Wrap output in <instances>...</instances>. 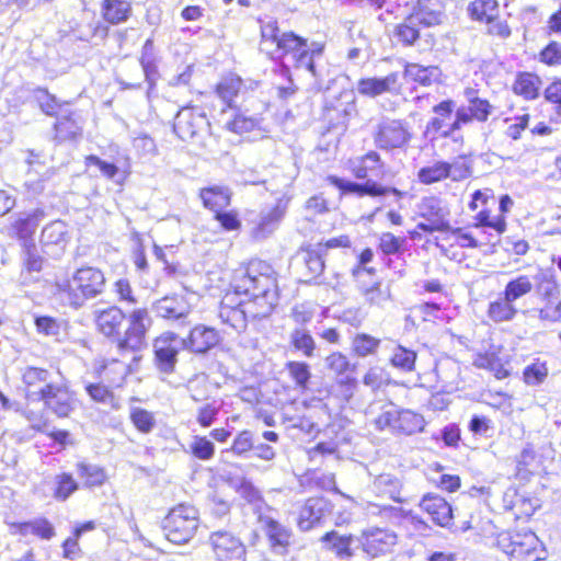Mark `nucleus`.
Segmentation results:
<instances>
[{
	"label": "nucleus",
	"instance_id": "f257e3e1",
	"mask_svg": "<svg viewBox=\"0 0 561 561\" xmlns=\"http://www.w3.org/2000/svg\"><path fill=\"white\" fill-rule=\"evenodd\" d=\"M234 295L243 296L237 306L227 295L220 306L219 318L237 332L247 329L248 318L257 319L270 316L277 304L276 279L270 265L264 262H251L245 270L237 272L233 279Z\"/></svg>",
	"mask_w": 561,
	"mask_h": 561
},
{
	"label": "nucleus",
	"instance_id": "f03ea898",
	"mask_svg": "<svg viewBox=\"0 0 561 561\" xmlns=\"http://www.w3.org/2000/svg\"><path fill=\"white\" fill-rule=\"evenodd\" d=\"M105 276L96 267L85 266L78 268L71 278L56 283L55 295L65 306L80 309L87 300L94 299L105 290Z\"/></svg>",
	"mask_w": 561,
	"mask_h": 561
},
{
	"label": "nucleus",
	"instance_id": "7ed1b4c3",
	"mask_svg": "<svg viewBox=\"0 0 561 561\" xmlns=\"http://www.w3.org/2000/svg\"><path fill=\"white\" fill-rule=\"evenodd\" d=\"M198 525L197 508L193 505L179 504L165 516L162 528L169 541L184 545L194 537Z\"/></svg>",
	"mask_w": 561,
	"mask_h": 561
},
{
	"label": "nucleus",
	"instance_id": "20e7f679",
	"mask_svg": "<svg viewBox=\"0 0 561 561\" xmlns=\"http://www.w3.org/2000/svg\"><path fill=\"white\" fill-rule=\"evenodd\" d=\"M261 50L272 59H282L289 51L299 50L305 38L293 32L279 33L276 21H267L261 25Z\"/></svg>",
	"mask_w": 561,
	"mask_h": 561
},
{
	"label": "nucleus",
	"instance_id": "39448f33",
	"mask_svg": "<svg viewBox=\"0 0 561 561\" xmlns=\"http://www.w3.org/2000/svg\"><path fill=\"white\" fill-rule=\"evenodd\" d=\"M499 545L511 561H539L546 554L538 537L531 531L502 535Z\"/></svg>",
	"mask_w": 561,
	"mask_h": 561
},
{
	"label": "nucleus",
	"instance_id": "423d86ee",
	"mask_svg": "<svg viewBox=\"0 0 561 561\" xmlns=\"http://www.w3.org/2000/svg\"><path fill=\"white\" fill-rule=\"evenodd\" d=\"M373 139L378 149L389 151L405 147L411 134L404 121L385 117L375 126Z\"/></svg>",
	"mask_w": 561,
	"mask_h": 561
},
{
	"label": "nucleus",
	"instance_id": "0eeeda50",
	"mask_svg": "<svg viewBox=\"0 0 561 561\" xmlns=\"http://www.w3.org/2000/svg\"><path fill=\"white\" fill-rule=\"evenodd\" d=\"M185 348L184 341L173 332H164L153 341L154 366L165 375L174 373L178 355Z\"/></svg>",
	"mask_w": 561,
	"mask_h": 561
},
{
	"label": "nucleus",
	"instance_id": "6e6552de",
	"mask_svg": "<svg viewBox=\"0 0 561 561\" xmlns=\"http://www.w3.org/2000/svg\"><path fill=\"white\" fill-rule=\"evenodd\" d=\"M127 321L128 328L124 336L117 340V348L122 352H135L142 346L152 320L146 308H136L128 314Z\"/></svg>",
	"mask_w": 561,
	"mask_h": 561
},
{
	"label": "nucleus",
	"instance_id": "1a4fd4ad",
	"mask_svg": "<svg viewBox=\"0 0 561 561\" xmlns=\"http://www.w3.org/2000/svg\"><path fill=\"white\" fill-rule=\"evenodd\" d=\"M417 208L419 215L425 219V222L417 224V229L427 233L435 231L446 232L450 230L448 221L449 209L440 198L436 196L424 197Z\"/></svg>",
	"mask_w": 561,
	"mask_h": 561
},
{
	"label": "nucleus",
	"instance_id": "9d476101",
	"mask_svg": "<svg viewBox=\"0 0 561 561\" xmlns=\"http://www.w3.org/2000/svg\"><path fill=\"white\" fill-rule=\"evenodd\" d=\"M209 545L217 561H244L245 546L239 537L227 530L210 534Z\"/></svg>",
	"mask_w": 561,
	"mask_h": 561
},
{
	"label": "nucleus",
	"instance_id": "9b49d317",
	"mask_svg": "<svg viewBox=\"0 0 561 561\" xmlns=\"http://www.w3.org/2000/svg\"><path fill=\"white\" fill-rule=\"evenodd\" d=\"M373 271V268L355 267L353 276L356 278L357 288L365 301L371 306L382 307L391 298L390 288L382 286L381 282L376 279L367 282L366 278L371 276Z\"/></svg>",
	"mask_w": 561,
	"mask_h": 561
},
{
	"label": "nucleus",
	"instance_id": "f8f14e48",
	"mask_svg": "<svg viewBox=\"0 0 561 561\" xmlns=\"http://www.w3.org/2000/svg\"><path fill=\"white\" fill-rule=\"evenodd\" d=\"M259 522L262 524V529L272 551L277 554H285L291 543V529L267 513H260Z\"/></svg>",
	"mask_w": 561,
	"mask_h": 561
},
{
	"label": "nucleus",
	"instance_id": "ddd939ff",
	"mask_svg": "<svg viewBox=\"0 0 561 561\" xmlns=\"http://www.w3.org/2000/svg\"><path fill=\"white\" fill-rule=\"evenodd\" d=\"M46 387V392L42 394L38 401H43L45 408L58 417H68L76 409L73 394L61 383L54 382L50 387Z\"/></svg>",
	"mask_w": 561,
	"mask_h": 561
},
{
	"label": "nucleus",
	"instance_id": "4468645a",
	"mask_svg": "<svg viewBox=\"0 0 561 561\" xmlns=\"http://www.w3.org/2000/svg\"><path fill=\"white\" fill-rule=\"evenodd\" d=\"M152 311L157 317L175 322L178 327L191 324V308L182 297L165 296L158 299L152 305Z\"/></svg>",
	"mask_w": 561,
	"mask_h": 561
},
{
	"label": "nucleus",
	"instance_id": "2eb2a0df",
	"mask_svg": "<svg viewBox=\"0 0 561 561\" xmlns=\"http://www.w3.org/2000/svg\"><path fill=\"white\" fill-rule=\"evenodd\" d=\"M208 125L206 115L193 107H183L174 118L173 130L182 140L194 138Z\"/></svg>",
	"mask_w": 561,
	"mask_h": 561
},
{
	"label": "nucleus",
	"instance_id": "dca6fc26",
	"mask_svg": "<svg viewBox=\"0 0 561 561\" xmlns=\"http://www.w3.org/2000/svg\"><path fill=\"white\" fill-rule=\"evenodd\" d=\"M330 184L339 188L344 194H355L359 197L368 195V196H382L387 193H392L397 196H401L402 193L392 187H385L378 184L375 181L368 180L365 183H356L352 181L344 180L342 178L330 175L328 178Z\"/></svg>",
	"mask_w": 561,
	"mask_h": 561
},
{
	"label": "nucleus",
	"instance_id": "f3484780",
	"mask_svg": "<svg viewBox=\"0 0 561 561\" xmlns=\"http://www.w3.org/2000/svg\"><path fill=\"white\" fill-rule=\"evenodd\" d=\"M325 367L335 375L337 383L344 388V396L350 398L356 387L357 380L351 373L355 369L346 355L335 352L325 358Z\"/></svg>",
	"mask_w": 561,
	"mask_h": 561
},
{
	"label": "nucleus",
	"instance_id": "a211bd4d",
	"mask_svg": "<svg viewBox=\"0 0 561 561\" xmlns=\"http://www.w3.org/2000/svg\"><path fill=\"white\" fill-rule=\"evenodd\" d=\"M397 543V535L388 529L371 528L363 531V550L376 558L392 550Z\"/></svg>",
	"mask_w": 561,
	"mask_h": 561
},
{
	"label": "nucleus",
	"instance_id": "6ab92c4d",
	"mask_svg": "<svg viewBox=\"0 0 561 561\" xmlns=\"http://www.w3.org/2000/svg\"><path fill=\"white\" fill-rule=\"evenodd\" d=\"M221 340L219 332L210 327L198 324L194 327L186 339H183L186 350L205 354L215 347Z\"/></svg>",
	"mask_w": 561,
	"mask_h": 561
},
{
	"label": "nucleus",
	"instance_id": "aec40b11",
	"mask_svg": "<svg viewBox=\"0 0 561 561\" xmlns=\"http://www.w3.org/2000/svg\"><path fill=\"white\" fill-rule=\"evenodd\" d=\"M22 381L25 386L26 398L31 401H38L55 381L49 370L37 367H27L23 371Z\"/></svg>",
	"mask_w": 561,
	"mask_h": 561
},
{
	"label": "nucleus",
	"instance_id": "412c9836",
	"mask_svg": "<svg viewBox=\"0 0 561 561\" xmlns=\"http://www.w3.org/2000/svg\"><path fill=\"white\" fill-rule=\"evenodd\" d=\"M331 512V505L324 497H310L301 507L298 517V527L308 531Z\"/></svg>",
	"mask_w": 561,
	"mask_h": 561
},
{
	"label": "nucleus",
	"instance_id": "4be33fe9",
	"mask_svg": "<svg viewBox=\"0 0 561 561\" xmlns=\"http://www.w3.org/2000/svg\"><path fill=\"white\" fill-rule=\"evenodd\" d=\"M422 511L426 512L433 523L437 526L449 528L453 520V510L450 504L442 496L435 494H426L420 502Z\"/></svg>",
	"mask_w": 561,
	"mask_h": 561
},
{
	"label": "nucleus",
	"instance_id": "5701e85b",
	"mask_svg": "<svg viewBox=\"0 0 561 561\" xmlns=\"http://www.w3.org/2000/svg\"><path fill=\"white\" fill-rule=\"evenodd\" d=\"M455 108V103L451 100H446L433 107V112L436 115L433 117L425 127L424 135L431 141L436 140L438 137H443L444 130H446L450 123L451 114Z\"/></svg>",
	"mask_w": 561,
	"mask_h": 561
},
{
	"label": "nucleus",
	"instance_id": "b1692460",
	"mask_svg": "<svg viewBox=\"0 0 561 561\" xmlns=\"http://www.w3.org/2000/svg\"><path fill=\"white\" fill-rule=\"evenodd\" d=\"M398 83V73L391 72L383 78H364L357 82V92L367 98H376L391 92Z\"/></svg>",
	"mask_w": 561,
	"mask_h": 561
},
{
	"label": "nucleus",
	"instance_id": "393cba45",
	"mask_svg": "<svg viewBox=\"0 0 561 561\" xmlns=\"http://www.w3.org/2000/svg\"><path fill=\"white\" fill-rule=\"evenodd\" d=\"M10 529L14 535H34L44 540H50L55 536L53 524L45 517H38L28 522L12 523Z\"/></svg>",
	"mask_w": 561,
	"mask_h": 561
},
{
	"label": "nucleus",
	"instance_id": "a878e982",
	"mask_svg": "<svg viewBox=\"0 0 561 561\" xmlns=\"http://www.w3.org/2000/svg\"><path fill=\"white\" fill-rule=\"evenodd\" d=\"M125 319V313L118 307H108L96 313L95 323L105 336H118Z\"/></svg>",
	"mask_w": 561,
	"mask_h": 561
},
{
	"label": "nucleus",
	"instance_id": "bb28decb",
	"mask_svg": "<svg viewBox=\"0 0 561 561\" xmlns=\"http://www.w3.org/2000/svg\"><path fill=\"white\" fill-rule=\"evenodd\" d=\"M286 208L287 202L279 199L273 208L262 213L253 231L254 237L263 239L271 234L278 227L286 213Z\"/></svg>",
	"mask_w": 561,
	"mask_h": 561
},
{
	"label": "nucleus",
	"instance_id": "cd10ccee",
	"mask_svg": "<svg viewBox=\"0 0 561 561\" xmlns=\"http://www.w3.org/2000/svg\"><path fill=\"white\" fill-rule=\"evenodd\" d=\"M44 217V210L37 208L32 213L20 216L15 220L13 224V230L18 238L22 241V247L34 243L32 237Z\"/></svg>",
	"mask_w": 561,
	"mask_h": 561
},
{
	"label": "nucleus",
	"instance_id": "c85d7f7f",
	"mask_svg": "<svg viewBox=\"0 0 561 561\" xmlns=\"http://www.w3.org/2000/svg\"><path fill=\"white\" fill-rule=\"evenodd\" d=\"M352 535H341L340 533L332 530L322 536L321 542L324 547L335 553L341 560H350L354 552L351 548L353 543Z\"/></svg>",
	"mask_w": 561,
	"mask_h": 561
},
{
	"label": "nucleus",
	"instance_id": "c756f323",
	"mask_svg": "<svg viewBox=\"0 0 561 561\" xmlns=\"http://www.w3.org/2000/svg\"><path fill=\"white\" fill-rule=\"evenodd\" d=\"M425 426L424 417L411 410H397L394 433L412 435L422 432Z\"/></svg>",
	"mask_w": 561,
	"mask_h": 561
},
{
	"label": "nucleus",
	"instance_id": "7c9ffc66",
	"mask_svg": "<svg viewBox=\"0 0 561 561\" xmlns=\"http://www.w3.org/2000/svg\"><path fill=\"white\" fill-rule=\"evenodd\" d=\"M289 54H293L295 59V67L297 69H306L316 79L321 77V73L317 68L316 59L321 57L322 47H317L309 50L307 48V41L305 39V44L299 50L289 51Z\"/></svg>",
	"mask_w": 561,
	"mask_h": 561
},
{
	"label": "nucleus",
	"instance_id": "2f4dec72",
	"mask_svg": "<svg viewBox=\"0 0 561 561\" xmlns=\"http://www.w3.org/2000/svg\"><path fill=\"white\" fill-rule=\"evenodd\" d=\"M535 288L533 276L520 274L507 282L502 295L507 297L514 305L517 300L530 294Z\"/></svg>",
	"mask_w": 561,
	"mask_h": 561
},
{
	"label": "nucleus",
	"instance_id": "473e14b6",
	"mask_svg": "<svg viewBox=\"0 0 561 561\" xmlns=\"http://www.w3.org/2000/svg\"><path fill=\"white\" fill-rule=\"evenodd\" d=\"M420 16V14H411L402 23L396 26L394 36L398 42L405 46H411L419 39V26L421 25V21H424V18Z\"/></svg>",
	"mask_w": 561,
	"mask_h": 561
},
{
	"label": "nucleus",
	"instance_id": "72a5a7b5",
	"mask_svg": "<svg viewBox=\"0 0 561 561\" xmlns=\"http://www.w3.org/2000/svg\"><path fill=\"white\" fill-rule=\"evenodd\" d=\"M81 126L71 113H61L55 123V139L58 142L75 140L81 135Z\"/></svg>",
	"mask_w": 561,
	"mask_h": 561
},
{
	"label": "nucleus",
	"instance_id": "f704fd0d",
	"mask_svg": "<svg viewBox=\"0 0 561 561\" xmlns=\"http://www.w3.org/2000/svg\"><path fill=\"white\" fill-rule=\"evenodd\" d=\"M238 493L249 504L253 505L255 514L271 513L273 510L265 503L260 490L248 479H241L238 486Z\"/></svg>",
	"mask_w": 561,
	"mask_h": 561
},
{
	"label": "nucleus",
	"instance_id": "c9c22d12",
	"mask_svg": "<svg viewBox=\"0 0 561 561\" xmlns=\"http://www.w3.org/2000/svg\"><path fill=\"white\" fill-rule=\"evenodd\" d=\"M130 13V3L125 0H104L102 3L103 19L111 24L125 22Z\"/></svg>",
	"mask_w": 561,
	"mask_h": 561
},
{
	"label": "nucleus",
	"instance_id": "e433bc0d",
	"mask_svg": "<svg viewBox=\"0 0 561 561\" xmlns=\"http://www.w3.org/2000/svg\"><path fill=\"white\" fill-rule=\"evenodd\" d=\"M518 310L515 305L507 300L505 295H502L496 300L491 301L488 308V317L494 322H508L512 321Z\"/></svg>",
	"mask_w": 561,
	"mask_h": 561
},
{
	"label": "nucleus",
	"instance_id": "4c0bfd02",
	"mask_svg": "<svg viewBox=\"0 0 561 561\" xmlns=\"http://www.w3.org/2000/svg\"><path fill=\"white\" fill-rule=\"evenodd\" d=\"M352 164V171L359 180L366 179L369 172L380 171L383 167L380 154L374 150L353 161Z\"/></svg>",
	"mask_w": 561,
	"mask_h": 561
},
{
	"label": "nucleus",
	"instance_id": "58836bf2",
	"mask_svg": "<svg viewBox=\"0 0 561 561\" xmlns=\"http://www.w3.org/2000/svg\"><path fill=\"white\" fill-rule=\"evenodd\" d=\"M375 490L394 502L402 503L403 500L400 497L402 483L400 479L390 473L379 474L374 481Z\"/></svg>",
	"mask_w": 561,
	"mask_h": 561
},
{
	"label": "nucleus",
	"instance_id": "ea45409f",
	"mask_svg": "<svg viewBox=\"0 0 561 561\" xmlns=\"http://www.w3.org/2000/svg\"><path fill=\"white\" fill-rule=\"evenodd\" d=\"M243 87V81L236 75H230L220 80L217 84V95L229 106H233V100L238 96Z\"/></svg>",
	"mask_w": 561,
	"mask_h": 561
},
{
	"label": "nucleus",
	"instance_id": "a19ab883",
	"mask_svg": "<svg viewBox=\"0 0 561 561\" xmlns=\"http://www.w3.org/2000/svg\"><path fill=\"white\" fill-rule=\"evenodd\" d=\"M108 26L100 20H92L85 26L77 30L76 37L80 41L90 42L99 45L104 42L108 35Z\"/></svg>",
	"mask_w": 561,
	"mask_h": 561
},
{
	"label": "nucleus",
	"instance_id": "79ce46f5",
	"mask_svg": "<svg viewBox=\"0 0 561 561\" xmlns=\"http://www.w3.org/2000/svg\"><path fill=\"white\" fill-rule=\"evenodd\" d=\"M471 19L477 21L491 22L499 15L496 0H474L468 7Z\"/></svg>",
	"mask_w": 561,
	"mask_h": 561
},
{
	"label": "nucleus",
	"instance_id": "37998d69",
	"mask_svg": "<svg viewBox=\"0 0 561 561\" xmlns=\"http://www.w3.org/2000/svg\"><path fill=\"white\" fill-rule=\"evenodd\" d=\"M539 84L540 79L538 76L524 72L517 76L513 84V91L525 99L533 100L538 96Z\"/></svg>",
	"mask_w": 561,
	"mask_h": 561
},
{
	"label": "nucleus",
	"instance_id": "c03bdc74",
	"mask_svg": "<svg viewBox=\"0 0 561 561\" xmlns=\"http://www.w3.org/2000/svg\"><path fill=\"white\" fill-rule=\"evenodd\" d=\"M472 119H474V116L471 115L469 106H461L457 108L455 119L450 123L449 127L444 130L443 138H450L454 142L462 146L463 137L461 135H456V131L459 130L462 125L470 123Z\"/></svg>",
	"mask_w": 561,
	"mask_h": 561
},
{
	"label": "nucleus",
	"instance_id": "a18cd8bd",
	"mask_svg": "<svg viewBox=\"0 0 561 561\" xmlns=\"http://www.w3.org/2000/svg\"><path fill=\"white\" fill-rule=\"evenodd\" d=\"M77 473L88 488L102 485L106 480L104 469L98 465L79 462L77 465Z\"/></svg>",
	"mask_w": 561,
	"mask_h": 561
},
{
	"label": "nucleus",
	"instance_id": "49530a36",
	"mask_svg": "<svg viewBox=\"0 0 561 561\" xmlns=\"http://www.w3.org/2000/svg\"><path fill=\"white\" fill-rule=\"evenodd\" d=\"M404 77L423 85H430L438 77L437 67H423L417 64H408L404 69Z\"/></svg>",
	"mask_w": 561,
	"mask_h": 561
},
{
	"label": "nucleus",
	"instance_id": "de8ad7c7",
	"mask_svg": "<svg viewBox=\"0 0 561 561\" xmlns=\"http://www.w3.org/2000/svg\"><path fill=\"white\" fill-rule=\"evenodd\" d=\"M204 206L213 210L215 214L221 211L230 204V196L219 187L204 188L201 192Z\"/></svg>",
	"mask_w": 561,
	"mask_h": 561
},
{
	"label": "nucleus",
	"instance_id": "09e8293b",
	"mask_svg": "<svg viewBox=\"0 0 561 561\" xmlns=\"http://www.w3.org/2000/svg\"><path fill=\"white\" fill-rule=\"evenodd\" d=\"M413 14H420L424 18L421 25L433 26L440 23L442 10L439 0H420L417 10Z\"/></svg>",
	"mask_w": 561,
	"mask_h": 561
},
{
	"label": "nucleus",
	"instance_id": "8fccbe9b",
	"mask_svg": "<svg viewBox=\"0 0 561 561\" xmlns=\"http://www.w3.org/2000/svg\"><path fill=\"white\" fill-rule=\"evenodd\" d=\"M416 353L402 345H397L390 357L393 367L404 373H411L415 368Z\"/></svg>",
	"mask_w": 561,
	"mask_h": 561
},
{
	"label": "nucleus",
	"instance_id": "3c124183",
	"mask_svg": "<svg viewBox=\"0 0 561 561\" xmlns=\"http://www.w3.org/2000/svg\"><path fill=\"white\" fill-rule=\"evenodd\" d=\"M448 168L446 161H436L432 165L421 168L417 172V179L422 184H433L448 179Z\"/></svg>",
	"mask_w": 561,
	"mask_h": 561
},
{
	"label": "nucleus",
	"instance_id": "603ef678",
	"mask_svg": "<svg viewBox=\"0 0 561 561\" xmlns=\"http://www.w3.org/2000/svg\"><path fill=\"white\" fill-rule=\"evenodd\" d=\"M535 282V287L537 288L538 294L546 301H561L559 299V288L552 276L540 273L536 276H533Z\"/></svg>",
	"mask_w": 561,
	"mask_h": 561
},
{
	"label": "nucleus",
	"instance_id": "864d4df0",
	"mask_svg": "<svg viewBox=\"0 0 561 561\" xmlns=\"http://www.w3.org/2000/svg\"><path fill=\"white\" fill-rule=\"evenodd\" d=\"M380 345V340L366 333H358L352 340V351L358 357L374 355Z\"/></svg>",
	"mask_w": 561,
	"mask_h": 561
},
{
	"label": "nucleus",
	"instance_id": "5fc2aeb1",
	"mask_svg": "<svg viewBox=\"0 0 561 561\" xmlns=\"http://www.w3.org/2000/svg\"><path fill=\"white\" fill-rule=\"evenodd\" d=\"M290 343L295 350L301 352L305 356L311 357L316 348V343L309 331L297 328L290 333Z\"/></svg>",
	"mask_w": 561,
	"mask_h": 561
},
{
	"label": "nucleus",
	"instance_id": "6e6d98bb",
	"mask_svg": "<svg viewBox=\"0 0 561 561\" xmlns=\"http://www.w3.org/2000/svg\"><path fill=\"white\" fill-rule=\"evenodd\" d=\"M67 227L61 220L48 224L42 231V242L46 244H60L66 241Z\"/></svg>",
	"mask_w": 561,
	"mask_h": 561
},
{
	"label": "nucleus",
	"instance_id": "4d7b16f0",
	"mask_svg": "<svg viewBox=\"0 0 561 561\" xmlns=\"http://www.w3.org/2000/svg\"><path fill=\"white\" fill-rule=\"evenodd\" d=\"M466 94L469 101L468 106L471 110V115H473L474 119L478 122H485L493 112V105H491L485 99L473 96L472 90L467 91Z\"/></svg>",
	"mask_w": 561,
	"mask_h": 561
},
{
	"label": "nucleus",
	"instance_id": "13d9d810",
	"mask_svg": "<svg viewBox=\"0 0 561 561\" xmlns=\"http://www.w3.org/2000/svg\"><path fill=\"white\" fill-rule=\"evenodd\" d=\"M55 482L56 489L54 496L58 501H66L78 489V483L69 473L56 476Z\"/></svg>",
	"mask_w": 561,
	"mask_h": 561
},
{
	"label": "nucleus",
	"instance_id": "bf43d9fd",
	"mask_svg": "<svg viewBox=\"0 0 561 561\" xmlns=\"http://www.w3.org/2000/svg\"><path fill=\"white\" fill-rule=\"evenodd\" d=\"M259 124L260 118L257 116H248L243 113H238L234 115L233 119L227 123V127L236 134H243L255 129Z\"/></svg>",
	"mask_w": 561,
	"mask_h": 561
},
{
	"label": "nucleus",
	"instance_id": "052dcab7",
	"mask_svg": "<svg viewBox=\"0 0 561 561\" xmlns=\"http://www.w3.org/2000/svg\"><path fill=\"white\" fill-rule=\"evenodd\" d=\"M130 420L136 428L141 433H149L156 425L154 416L151 412L141 409L133 408L130 411Z\"/></svg>",
	"mask_w": 561,
	"mask_h": 561
},
{
	"label": "nucleus",
	"instance_id": "680f3d73",
	"mask_svg": "<svg viewBox=\"0 0 561 561\" xmlns=\"http://www.w3.org/2000/svg\"><path fill=\"white\" fill-rule=\"evenodd\" d=\"M85 391L93 401L114 407V394L106 386L102 383H87Z\"/></svg>",
	"mask_w": 561,
	"mask_h": 561
},
{
	"label": "nucleus",
	"instance_id": "e2e57ef3",
	"mask_svg": "<svg viewBox=\"0 0 561 561\" xmlns=\"http://www.w3.org/2000/svg\"><path fill=\"white\" fill-rule=\"evenodd\" d=\"M367 512L373 515H379L391 523L398 522L404 516V511L401 507L374 503L367 505Z\"/></svg>",
	"mask_w": 561,
	"mask_h": 561
},
{
	"label": "nucleus",
	"instance_id": "0e129e2a",
	"mask_svg": "<svg viewBox=\"0 0 561 561\" xmlns=\"http://www.w3.org/2000/svg\"><path fill=\"white\" fill-rule=\"evenodd\" d=\"M190 448L192 454L199 460H209L215 454V445L206 437L195 436Z\"/></svg>",
	"mask_w": 561,
	"mask_h": 561
},
{
	"label": "nucleus",
	"instance_id": "69168bd1",
	"mask_svg": "<svg viewBox=\"0 0 561 561\" xmlns=\"http://www.w3.org/2000/svg\"><path fill=\"white\" fill-rule=\"evenodd\" d=\"M548 375V368L545 363L536 362L528 365L524 370V380L529 386H538L543 382Z\"/></svg>",
	"mask_w": 561,
	"mask_h": 561
},
{
	"label": "nucleus",
	"instance_id": "338daca9",
	"mask_svg": "<svg viewBox=\"0 0 561 561\" xmlns=\"http://www.w3.org/2000/svg\"><path fill=\"white\" fill-rule=\"evenodd\" d=\"M287 369L298 387L304 389L307 388L311 373L309 366L306 363L289 362L287 364Z\"/></svg>",
	"mask_w": 561,
	"mask_h": 561
},
{
	"label": "nucleus",
	"instance_id": "774afa93",
	"mask_svg": "<svg viewBox=\"0 0 561 561\" xmlns=\"http://www.w3.org/2000/svg\"><path fill=\"white\" fill-rule=\"evenodd\" d=\"M538 58L548 66L561 65V43L551 41L540 50Z\"/></svg>",
	"mask_w": 561,
	"mask_h": 561
}]
</instances>
